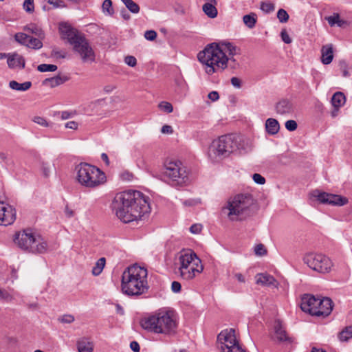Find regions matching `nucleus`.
<instances>
[{"mask_svg":"<svg viewBox=\"0 0 352 352\" xmlns=\"http://www.w3.org/2000/svg\"><path fill=\"white\" fill-rule=\"evenodd\" d=\"M116 217L126 223L140 219L150 212L148 197L138 190H127L118 193L111 204Z\"/></svg>","mask_w":352,"mask_h":352,"instance_id":"f257e3e1","label":"nucleus"},{"mask_svg":"<svg viewBox=\"0 0 352 352\" xmlns=\"http://www.w3.org/2000/svg\"><path fill=\"white\" fill-rule=\"evenodd\" d=\"M197 58L205 65V72L208 75L221 72L228 66L232 69H236L239 65L234 56L228 58L223 50L214 43L208 45L202 51L199 52Z\"/></svg>","mask_w":352,"mask_h":352,"instance_id":"f03ea898","label":"nucleus"},{"mask_svg":"<svg viewBox=\"0 0 352 352\" xmlns=\"http://www.w3.org/2000/svg\"><path fill=\"white\" fill-rule=\"evenodd\" d=\"M148 271L137 264L128 267L122 273L121 290L129 296H138L146 294L149 288Z\"/></svg>","mask_w":352,"mask_h":352,"instance_id":"7ed1b4c3","label":"nucleus"},{"mask_svg":"<svg viewBox=\"0 0 352 352\" xmlns=\"http://www.w3.org/2000/svg\"><path fill=\"white\" fill-rule=\"evenodd\" d=\"M175 273L181 279L190 280L204 270L201 260L191 250H183L175 263Z\"/></svg>","mask_w":352,"mask_h":352,"instance_id":"20e7f679","label":"nucleus"},{"mask_svg":"<svg viewBox=\"0 0 352 352\" xmlns=\"http://www.w3.org/2000/svg\"><path fill=\"white\" fill-rule=\"evenodd\" d=\"M60 31L80 55L82 62L95 61V52L83 34L66 24L60 25Z\"/></svg>","mask_w":352,"mask_h":352,"instance_id":"39448f33","label":"nucleus"},{"mask_svg":"<svg viewBox=\"0 0 352 352\" xmlns=\"http://www.w3.org/2000/svg\"><path fill=\"white\" fill-rule=\"evenodd\" d=\"M254 199L250 194H239L230 197L222 212L226 214L230 221H241L250 214V208Z\"/></svg>","mask_w":352,"mask_h":352,"instance_id":"423d86ee","label":"nucleus"},{"mask_svg":"<svg viewBox=\"0 0 352 352\" xmlns=\"http://www.w3.org/2000/svg\"><path fill=\"white\" fill-rule=\"evenodd\" d=\"M142 327L155 333L172 334L177 329V322L171 311H162L142 321Z\"/></svg>","mask_w":352,"mask_h":352,"instance_id":"0eeeda50","label":"nucleus"},{"mask_svg":"<svg viewBox=\"0 0 352 352\" xmlns=\"http://www.w3.org/2000/svg\"><path fill=\"white\" fill-rule=\"evenodd\" d=\"M239 148L238 137L229 134L219 137L212 141L208 148V155L213 162H218L228 157Z\"/></svg>","mask_w":352,"mask_h":352,"instance_id":"6e6552de","label":"nucleus"},{"mask_svg":"<svg viewBox=\"0 0 352 352\" xmlns=\"http://www.w3.org/2000/svg\"><path fill=\"white\" fill-rule=\"evenodd\" d=\"M14 243L21 250L32 253L43 254L47 250V243L42 236L30 229L15 234Z\"/></svg>","mask_w":352,"mask_h":352,"instance_id":"1a4fd4ad","label":"nucleus"},{"mask_svg":"<svg viewBox=\"0 0 352 352\" xmlns=\"http://www.w3.org/2000/svg\"><path fill=\"white\" fill-rule=\"evenodd\" d=\"M78 183L89 188H96L106 182L105 174L98 168L87 163H80L76 168Z\"/></svg>","mask_w":352,"mask_h":352,"instance_id":"9d476101","label":"nucleus"},{"mask_svg":"<svg viewBox=\"0 0 352 352\" xmlns=\"http://www.w3.org/2000/svg\"><path fill=\"white\" fill-rule=\"evenodd\" d=\"M164 175L173 186H184L189 182L186 168L179 160H167L164 164Z\"/></svg>","mask_w":352,"mask_h":352,"instance_id":"9b49d317","label":"nucleus"},{"mask_svg":"<svg viewBox=\"0 0 352 352\" xmlns=\"http://www.w3.org/2000/svg\"><path fill=\"white\" fill-rule=\"evenodd\" d=\"M216 344L221 352H248L236 338L234 329L221 331L217 336Z\"/></svg>","mask_w":352,"mask_h":352,"instance_id":"f8f14e48","label":"nucleus"},{"mask_svg":"<svg viewBox=\"0 0 352 352\" xmlns=\"http://www.w3.org/2000/svg\"><path fill=\"white\" fill-rule=\"evenodd\" d=\"M302 261L310 269L320 274L329 273L333 266L332 261L328 256L320 253H307Z\"/></svg>","mask_w":352,"mask_h":352,"instance_id":"ddd939ff","label":"nucleus"},{"mask_svg":"<svg viewBox=\"0 0 352 352\" xmlns=\"http://www.w3.org/2000/svg\"><path fill=\"white\" fill-rule=\"evenodd\" d=\"M311 196L316 198L320 203L324 204L342 206L348 203V199L345 197L325 192H320L319 190L313 191Z\"/></svg>","mask_w":352,"mask_h":352,"instance_id":"4468645a","label":"nucleus"},{"mask_svg":"<svg viewBox=\"0 0 352 352\" xmlns=\"http://www.w3.org/2000/svg\"><path fill=\"white\" fill-rule=\"evenodd\" d=\"M14 39L21 45L34 50H39L43 47L42 40L38 37L34 38L28 34L18 32L14 35Z\"/></svg>","mask_w":352,"mask_h":352,"instance_id":"2eb2a0df","label":"nucleus"},{"mask_svg":"<svg viewBox=\"0 0 352 352\" xmlns=\"http://www.w3.org/2000/svg\"><path fill=\"white\" fill-rule=\"evenodd\" d=\"M15 209L3 201H0V225L7 226L14 223L16 219Z\"/></svg>","mask_w":352,"mask_h":352,"instance_id":"dca6fc26","label":"nucleus"},{"mask_svg":"<svg viewBox=\"0 0 352 352\" xmlns=\"http://www.w3.org/2000/svg\"><path fill=\"white\" fill-rule=\"evenodd\" d=\"M320 298L314 295L305 294L301 298L300 308L304 312L314 316Z\"/></svg>","mask_w":352,"mask_h":352,"instance_id":"f3484780","label":"nucleus"},{"mask_svg":"<svg viewBox=\"0 0 352 352\" xmlns=\"http://www.w3.org/2000/svg\"><path fill=\"white\" fill-rule=\"evenodd\" d=\"M333 309V302L329 298H320L314 316L325 317L329 316Z\"/></svg>","mask_w":352,"mask_h":352,"instance_id":"a211bd4d","label":"nucleus"},{"mask_svg":"<svg viewBox=\"0 0 352 352\" xmlns=\"http://www.w3.org/2000/svg\"><path fill=\"white\" fill-rule=\"evenodd\" d=\"M276 111L280 115H289L294 112V105L287 99H282L278 102L275 107Z\"/></svg>","mask_w":352,"mask_h":352,"instance_id":"6ab92c4d","label":"nucleus"},{"mask_svg":"<svg viewBox=\"0 0 352 352\" xmlns=\"http://www.w3.org/2000/svg\"><path fill=\"white\" fill-rule=\"evenodd\" d=\"M8 67L10 68H15V67H19V68H24L25 67V59L24 58L18 54H13L12 55L8 54V60H7Z\"/></svg>","mask_w":352,"mask_h":352,"instance_id":"aec40b11","label":"nucleus"},{"mask_svg":"<svg viewBox=\"0 0 352 352\" xmlns=\"http://www.w3.org/2000/svg\"><path fill=\"white\" fill-rule=\"evenodd\" d=\"M205 1L202 6L204 12L211 19L215 18L218 14V11L216 8L217 0H205Z\"/></svg>","mask_w":352,"mask_h":352,"instance_id":"412c9836","label":"nucleus"},{"mask_svg":"<svg viewBox=\"0 0 352 352\" xmlns=\"http://www.w3.org/2000/svg\"><path fill=\"white\" fill-rule=\"evenodd\" d=\"M333 58V52L332 44H328L322 47L321 49V62L324 65L330 64Z\"/></svg>","mask_w":352,"mask_h":352,"instance_id":"4be33fe9","label":"nucleus"},{"mask_svg":"<svg viewBox=\"0 0 352 352\" xmlns=\"http://www.w3.org/2000/svg\"><path fill=\"white\" fill-rule=\"evenodd\" d=\"M274 339L278 342L287 341L289 340L282 323L280 320H276L274 323Z\"/></svg>","mask_w":352,"mask_h":352,"instance_id":"5701e85b","label":"nucleus"},{"mask_svg":"<svg viewBox=\"0 0 352 352\" xmlns=\"http://www.w3.org/2000/svg\"><path fill=\"white\" fill-rule=\"evenodd\" d=\"M256 282L258 285L263 286H271L277 287V281L271 275L267 274H257L256 276Z\"/></svg>","mask_w":352,"mask_h":352,"instance_id":"b1692460","label":"nucleus"},{"mask_svg":"<svg viewBox=\"0 0 352 352\" xmlns=\"http://www.w3.org/2000/svg\"><path fill=\"white\" fill-rule=\"evenodd\" d=\"M69 80V78L65 76L58 75L56 76L46 78L43 81V85L49 86L52 88L63 84Z\"/></svg>","mask_w":352,"mask_h":352,"instance_id":"393cba45","label":"nucleus"},{"mask_svg":"<svg viewBox=\"0 0 352 352\" xmlns=\"http://www.w3.org/2000/svg\"><path fill=\"white\" fill-rule=\"evenodd\" d=\"M76 345L78 352H92L94 350L93 343L87 338L78 340Z\"/></svg>","mask_w":352,"mask_h":352,"instance_id":"a878e982","label":"nucleus"},{"mask_svg":"<svg viewBox=\"0 0 352 352\" xmlns=\"http://www.w3.org/2000/svg\"><path fill=\"white\" fill-rule=\"evenodd\" d=\"M266 131L270 135L276 134L280 129L278 122L274 118H268L265 122Z\"/></svg>","mask_w":352,"mask_h":352,"instance_id":"bb28decb","label":"nucleus"},{"mask_svg":"<svg viewBox=\"0 0 352 352\" xmlns=\"http://www.w3.org/2000/svg\"><path fill=\"white\" fill-rule=\"evenodd\" d=\"M223 51L228 52L229 56H234L240 54V49L230 42H222L217 44Z\"/></svg>","mask_w":352,"mask_h":352,"instance_id":"cd10ccee","label":"nucleus"},{"mask_svg":"<svg viewBox=\"0 0 352 352\" xmlns=\"http://www.w3.org/2000/svg\"><path fill=\"white\" fill-rule=\"evenodd\" d=\"M23 30L28 33L34 34L37 37L40 38H45V34L43 30L38 27L37 25L34 23H30L27 25H25L23 28Z\"/></svg>","mask_w":352,"mask_h":352,"instance_id":"c85d7f7f","label":"nucleus"},{"mask_svg":"<svg viewBox=\"0 0 352 352\" xmlns=\"http://www.w3.org/2000/svg\"><path fill=\"white\" fill-rule=\"evenodd\" d=\"M325 19L328 21V23L331 27L337 25L338 27L341 28L346 23L344 20L340 19V14L338 13H333V15L327 16Z\"/></svg>","mask_w":352,"mask_h":352,"instance_id":"c756f323","label":"nucleus"},{"mask_svg":"<svg viewBox=\"0 0 352 352\" xmlns=\"http://www.w3.org/2000/svg\"><path fill=\"white\" fill-rule=\"evenodd\" d=\"M32 86L30 81H26L23 83H19L15 80H11L9 82V87L14 90L25 91L28 90Z\"/></svg>","mask_w":352,"mask_h":352,"instance_id":"7c9ffc66","label":"nucleus"},{"mask_svg":"<svg viewBox=\"0 0 352 352\" xmlns=\"http://www.w3.org/2000/svg\"><path fill=\"white\" fill-rule=\"evenodd\" d=\"M346 98L343 93L338 91L331 98V104L333 107H341L345 104Z\"/></svg>","mask_w":352,"mask_h":352,"instance_id":"2f4dec72","label":"nucleus"},{"mask_svg":"<svg viewBox=\"0 0 352 352\" xmlns=\"http://www.w3.org/2000/svg\"><path fill=\"white\" fill-rule=\"evenodd\" d=\"M105 263H106L105 258L102 257V258H99L96 261L95 265L92 268L93 275L94 276L100 275L102 273V272L105 266Z\"/></svg>","mask_w":352,"mask_h":352,"instance_id":"473e14b6","label":"nucleus"},{"mask_svg":"<svg viewBox=\"0 0 352 352\" xmlns=\"http://www.w3.org/2000/svg\"><path fill=\"white\" fill-rule=\"evenodd\" d=\"M244 24L249 28H253L256 23V15L254 13L246 14L243 17Z\"/></svg>","mask_w":352,"mask_h":352,"instance_id":"72a5a7b5","label":"nucleus"},{"mask_svg":"<svg viewBox=\"0 0 352 352\" xmlns=\"http://www.w3.org/2000/svg\"><path fill=\"white\" fill-rule=\"evenodd\" d=\"M352 338V326L346 327L338 334V338L342 342H346Z\"/></svg>","mask_w":352,"mask_h":352,"instance_id":"f704fd0d","label":"nucleus"},{"mask_svg":"<svg viewBox=\"0 0 352 352\" xmlns=\"http://www.w3.org/2000/svg\"><path fill=\"white\" fill-rule=\"evenodd\" d=\"M121 1L131 12L133 14H137L140 12V6L133 0Z\"/></svg>","mask_w":352,"mask_h":352,"instance_id":"c9c22d12","label":"nucleus"},{"mask_svg":"<svg viewBox=\"0 0 352 352\" xmlns=\"http://www.w3.org/2000/svg\"><path fill=\"white\" fill-rule=\"evenodd\" d=\"M102 11L107 12V14L111 16L114 14V10L112 8V1L111 0H104L102 3Z\"/></svg>","mask_w":352,"mask_h":352,"instance_id":"e433bc0d","label":"nucleus"},{"mask_svg":"<svg viewBox=\"0 0 352 352\" xmlns=\"http://www.w3.org/2000/svg\"><path fill=\"white\" fill-rule=\"evenodd\" d=\"M57 66L52 64H41L37 67L38 71L41 72H55Z\"/></svg>","mask_w":352,"mask_h":352,"instance_id":"4c0bfd02","label":"nucleus"},{"mask_svg":"<svg viewBox=\"0 0 352 352\" xmlns=\"http://www.w3.org/2000/svg\"><path fill=\"white\" fill-rule=\"evenodd\" d=\"M254 253L257 256H263L267 254V250L263 244L260 243L255 246Z\"/></svg>","mask_w":352,"mask_h":352,"instance_id":"58836bf2","label":"nucleus"},{"mask_svg":"<svg viewBox=\"0 0 352 352\" xmlns=\"http://www.w3.org/2000/svg\"><path fill=\"white\" fill-rule=\"evenodd\" d=\"M58 320L63 324H71L75 320V318L71 314H65L58 318Z\"/></svg>","mask_w":352,"mask_h":352,"instance_id":"ea45409f","label":"nucleus"},{"mask_svg":"<svg viewBox=\"0 0 352 352\" xmlns=\"http://www.w3.org/2000/svg\"><path fill=\"white\" fill-rule=\"evenodd\" d=\"M277 17L280 23H286L289 19V14L284 9H279Z\"/></svg>","mask_w":352,"mask_h":352,"instance_id":"a19ab883","label":"nucleus"},{"mask_svg":"<svg viewBox=\"0 0 352 352\" xmlns=\"http://www.w3.org/2000/svg\"><path fill=\"white\" fill-rule=\"evenodd\" d=\"M159 108L166 113H171L173 111L172 104L170 102L166 101L161 102L159 104Z\"/></svg>","mask_w":352,"mask_h":352,"instance_id":"79ce46f5","label":"nucleus"},{"mask_svg":"<svg viewBox=\"0 0 352 352\" xmlns=\"http://www.w3.org/2000/svg\"><path fill=\"white\" fill-rule=\"evenodd\" d=\"M261 9L266 13H270L274 10V6L270 2H262L261 3Z\"/></svg>","mask_w":352,"mask_h":352,"instance_id":"37998d69","label":"nucleus"},{"mask_svg":"<svg viewBox=\"0 0 352 352\" xmlns=\"http://www.w3.org/2000/svg\"><path fill=\"white\" fill-rule=\"evenodd\" d=\"M297 127L298 124L295 120H289L285 122V128L289 131H294L297 129Z\"/></svg>","mask_w":352,"mask_h":352,"instance_id":"c03bdc74","label":"nucleus"},{"mask_svg":"<svg viewBox=\"0 0 352 352\" xmlns=\"http://www.w3.org/2000/svg\"><path fill=\"white\" fill-rule=\"evenodd\" d=\"M124 63L127 65L133 67L137 65V60L133 56H126L124 58Z\"/></svg>","mask_w":352,"mask_h":352,"instance_id":"a18cd8bd","label":"nucleus"},{"mask_svg":"<svg viewBox=\"0 0 352 352\" xmlns=\"http://www.w3.org/2000/svg\"><path fill=\"white\" fill-rule=\"evenodd\" d=\"M23 8L28 12L34 11V0H25L23 3Z\"/></svg>","mask_w":352,"mask_h":352,"instance_id":"49530a36","label":"nucleus"},{"mask_svg":"<svg viewBox=\"0 0 352 352\" xmlns=\"http://www.w3.org/2000/svg\"><path fill=\"white\" fill-rule=\"evenodd\" d=\"M32 121L42 126H45V127L48 126L47 121L43 117L35 116L32 119Z\"/></svg>","mask_w":352,"mask_h":352,"instance_id":"de8ad7c7","label":"nucleus"},{"mask_svg":"<svg viewBox=\"0 0 352 352\" xmlns=\"http://www.w3.org/2000/svg\"><path fill=\"white\" fill-rule=\"evenodd\" d=\"M47 3L53 6L54 8H63L65 6V3L62 0H47Z\"/></svg>","mask_w":352,"mask_h":352,"instance_id":"09e8293b","label":"nucleus"},{"mask_svg":"<svg viewBox=\"0 0 352 352\" xmlns=\"http://www.w3.org/2000/svg\"><path fill=\"white\" fill-rule=\"evenodd\" d=\"M252 179L258 184H264L265 183V179L258 173H254L252 175Z\"/></svg>","mask_w":352,"mask_h":352,"instance_id":"8fccbe9b","label":"nucleus"},{"mask_svg":"<svg viewBox=\"0 0 352 352\" xmlns=\"http://www.w3.org/2000/svg\"><path fill=\"white\" fill-rule=\"evenodd\" d=\"M144 37L148 41H153L157 37V33L154 30H147L144 33Z\"/></svg>","mask_w":352,"mask_h":352,"instance_id":"3c124183","label":"nucleus"},{"mask_svg":"<svg viewBox=\"0 0 352 352\" xmlns=\"http://www.w3.org/2000/svg\"><path fill=\"white\" fill-rule=\"evenodd\" d=\"M0 298L7 301L12 300L10 294L6 290L2 289H0Z\"/></svg>","mask_w":352,"mask_h":352,"instance_id":"603ef678","label":"nucleus"},{"mask_svg":"<svg viewBox=\"0 0 352 352\" xmlns=\"http://www.w3.org/2000/svg\"><path fill=\"white\" fill-rule=\"evenodd\" d=\"M281 38L283 41L287 44L292 43V39L287 32L285 30H283L280 33Z\"/></svg>","mask_w":352,"mask_h":352,"instance_id":"864d4df0","label":"nucleus"},{"mask_svg":"<svg viewBox=\"0 0 352 352\" xmlns=\"http://www.w3.org/2000/svg\"><path fill=\"white\" fill-rule=\"evenodd\" d=\"M230 82L233 87L238 88V89L241 87V80L239 78L232 77L230 79Z\"/></svg>","mask_w":352,"mask_h":352,"instance_id":"5fc2aeb1","label":"nucleus"},{"mask_svg":"<svg viewBox=\"0 0 352 352\" xmlns=\"http://www.w3.org/2000/svg\"><path fill=\"white\" fill-rule=\"evenodd\" d=\"M202 229V226L200 224H193L190 228V231L193 234H199Z\"/></svg>","mask_w":352,"mask_h":352,"instance_id":"6e6d98bb","label":"nucleus"},{"mask_svg":"<svg viewBox=\"0 0 352 352\" xmlns=\"http://www.w3.org/2000/svg\"><path fill=\"white\" fill-rule=\"evenodd\" d=\"M181 283L177 281H173L171 285L172 291L175 293H177L181 291Z\"/></svg>","mask_w":352,"mask_h":352,"instance_id":"4d7b16f0","label":"nucleus"},{"mask_svg":"<svg viewBox=\"0 0 352 352\" xmlns=\"http://www.w3.org/2000/svg\"><path fill=\"white\" fill-rule=\"evenodd\" d=\"M208 97L212 101H217L219 98V95L217 91H212L208 94Z\"/></svg>","mask_w":352,"mask_h":352,"instance_id":"13d9d810","label":"nucleus"},{"mask_svg":"<svg viewBox=\"0 0 352 352\" xmlns=\"http://www.w3.org/2000/svg\"><path fill=\"white\" fill-rule=\"evenodd\" d=\"M161 132L162 133L171 134L173 132V128L169 125H164L162 127Z\"/></svg>","mask_w":352,"mask_h":352,"instance_id":"bf43d9fd","label":"nucleus"},{"mask_svg":"<svg viewBox=\"0 0 352 352\" xmlns=\"http://www.w3.org/2000/svg\"><path fill=\"white\" fill-rule=\"evenodd\" d=\"M42 171L43 174L45 177H47L50 175V166L46 164H43L42 165Z\"/></svg>","mask_w":352,"mask_h":352,"instance_id":"052dcab7","label":"nucleus"},{"mask_svg":"<svg viewBox=\"0 0 352 352\" xmlns=\"http://www.w3.org/2000/svg\"><path fill=\"white\" fill-rule=\"evenodd\" d=\"M78 126V123L75 121H69L65 124V127L71 129H76Z\"/></svg>","mask_w":352,"mask_h":352,"instance_id":"680f3d73","label":"nucleus"},{"mask_svg":"<svg viewBox=\"0 0 352 352\" xmlns=\"http://www.w3.org/2000/svg\"><path fill=\"white\" fill-rule=\"evenodd\" d=\"M131 350L134 352H140V345L136 341H133L130 344Z\"/></svg>","mask_w":352,"mask_h":352,"instance_id":"e2e57ef3","label":"nucleus"},{"mask_svg":"<svg viewBox=\"0 0 352 352\" xmlns=\"http://www.w3.org/2000/svg\"><path fill=\"white\" fill-rule=\"evenodd\" d=\"M65 214L67 217L71 218L74 215V212L67 206L65 208Z\"/></svg>","mask_w":352,"mask_h":352,"instance_id":"0e129e2a","label":"nucleus"},{"mask_svg":"<svg viewBox=\"0 0 352 352\" xmlns=\"http://www.w3.org/2000/svg\"><path fill=\"white\" fill-rule=\"evenodd\" d=\"M52 54L56 56V58H64L65 57V53H61L60 52L58 51V50H53L52 51Z\"/></svg>","mask_w":352,"mask_h":352,"instance_id":"69168bd1","label":"nucleus"},{"mask_svg":"<svg viewBox=\"0 0 352 352\" xmlns=\"http://www.w3.org/2000/svg\"><path fill=\"white\" fill-rule=\"evenodd\" d=\"M234 277L240 283H245V281L244 276L242 274H241V273L235 274H234Z\"/></svg>","mask_w":352,"mask_h":352,"instance_id":"338daca9","label":"nucleus"},{"mask_svg":"<svg viewBox=\"0 0 352 352\" xmlns=\"http://www.w3.org/2000/svg\"><path fill=\"white\" fill-rule=\"evenodd\" d=\"M196 204V201L193 199H188V200H185L184 202H183V204L186 206H194L195 204Z\"/></svg>","mask_w":352,"mask_h":352,"instance_id":"774afa93","label":"nucleus"}]
</instances>
